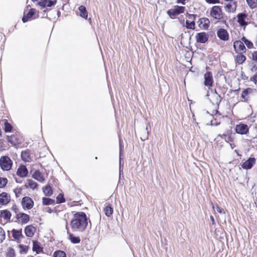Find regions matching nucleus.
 <instances>
[{"mask_svg":"<svg viewBox=\"0 0 257 257\" xmlns=\"http://www.w3.org/2000/svg\"><path fill=\"white\" fill-rule=\"evenodd\" d=\"M13 161L8 156H3L0 158V167L4 171H9L12 169Z\"/></svg>","mask_w":257,"mask_h":257,"instance_id":"423d86ee","label":"nucleus"},{"mask_svg":"<svg viewBox=\"0 0 257 257\" xmlns=\"http://www.w3.org/2000/svg\"><path fill=\"white\" fill-rule=\"evenodd\" d=\"M204 84L210 88L213 84V78L212 74L210 71H207L204 75Z\"/></svg>","mask_w":257,"mask_h":257,"instance_id":"f8f14e48","label":"nucleus"},{"mask_svg":"<svg viewBox=\"0 0 257 257\" xmlns=\"http://www.w3.org/2000/svg\"><path fill=\"white\" fill-rule=\"evenodd\" d=\"M205 2L208 4H216L220 3V0H205Z\"/></svg>","mask_w":257,"mask_h":257,"instance_id":"09e8293b","label":"nucleus"},{"mask_svg":"<svg viewBox=\"0 0 257 257\" xmlns=\"http://www.w3.org/2000/svg\"><path fill=\"white\" fill-rule=\"evenodd\" d=\"M15 250L12 248H9L7 253V257H15Z\"/></svg>","mask_w":257,"mask_h":257,"instance_id":"c03bdc74","label":"nucleus"},{"mask_svg":"<svg viewBox=\"0 0 257 257\" xmlns=\"http://www.w3.org/2000/svg\"><path fill=\"white\" fill-rule=\"evenodd\" d=\"M237 7V2H228L224 6L225 11L228 14L234 13Z\"/></svg>","mask_w":257,"mask_h":257,"instance_id":"4468645a","label":"nucleus"},{"mask_svg":"<svg viewBox=\"0 0 257 257\" xmlns=\"http://www.w3.org/2000/svg\"><path fill=\"white\" fill-rule=\"evenodd\" d=\"M217 37L221 40L224 41H227L229 39V34L226 30L220 28L217 32Z\"/></svg>","mask_w":257,"mask_h":257,"instance_id":"a211bd4d","label":"nucleus"},{"mask_svg":"<svg viewBox=\"0 0 257 257\" xmlns=\"http://www.w3.org/2000/svg\"><path fill=\"white\" fill-rule=\"evenodd\" d=\"M254 89L250 87L244 89L241 94V98L242 101L248 102L250 99V96L253 94Z\"/></svg>","mask_w":257,"mask_h":257,"instance_id":"ddd939ff","label":"nucleus"},{"mask_svg":"<svg viewBox=\"0 0 257 257\" xmlns=\"http://www.w3.org/2000/svg\"><path fill=\"white\" fill-rule=\"evenodd\" d=\"M42 190L44 194L47 196H50L53 194V191L52 188L49 185L43 187Z\"/></svg>","mask_w":257,"mask_h":257,"instance_id":"c756f323","label":"nucleus"},{"mask_svg":"<svg viewBox=\"0 0 257 257\" xmlns=\"http://www.w3.org/2000/svg\"><path fill=\"white\" fill-rule=\"evenodd\" d=\"M225 142L227 143H233L234 142V138L231 134H230L227 137Z\"/></svg>","mask_w":257,"mask_h":257,"instance_id":"49530a36","label":"nucleus"},{"mask_svg":"<svg viewBox=\"0 0 257 257\" xmlns=\"http://www.w3.org/2000/svg\"><path fill=\"white\" fill-rule=\"evenodd\" d=\"M33 250L37 253H41L43 251V247L40 245V242L38 241H33Z\"/></svg>","mask_w":257,"mask_h":257,"instance_id":"bb28decb","label":"nucleus"},{"mask_svg":"<svg viewBox=\"0 0 257 257\" xmlns=\"http://www.w3.org/2000/svg\"><path fill=\"white\" fill-rule=\"evenodd\" d=\"M24 186L27 189L30 188L34 190L38 189L39 184L34 180L29 179L27 180Z\"/></svg>","mask_w":257,"mask_h":257,"instance_id":"5701e85b","label":"nucleus"},{"mask_svg":"<svg viewBox=\"0 0 257 257\" xmlns=\"http://www.w3.org/2000/svg\"><path fill=\"white\" fill-rule=\"evenodd\" d=\"M8 183L7 178L0 177V188H4Z\"/></svg>","mask_w":257,"mask_h":257,"instance_id":"ea45409f","label":"nucleus"},{"mask_svg":"<svg viewBox=\"0 0 257 257\" xmlns=\"http://www.w3.org/2000/svg\"><path fill=\"white\" fill-rule=\"evenodd\" d=\"M218 136L221 138L222 139H224L225 140L228 136L226 134H223L222 135L219 134L218 135Z\"/></svg>","mask_w":257,"mask_h":257,"instance_id":"5fc2aeb1","label":"nucleus"},{"mask_svg":"<svg viewBox=\"0 0 257 257\" xmlns=\"http://www.w3.org/2000/svg\"><path fill=\"white\" fill-rule=\"evenodd\" d=\"M12 233L13 237L15 239H19L22 236H23L22 229L20 230L13 229L12 231Z\"/></svg>","mask_w":257,"mask_h":257,"instance_id":"7c9ffc66","label":"nucleus"},{"mask_svg":"<svg viewBox=\"0 0 257 257\" xmlns=\"http://www.w3.org/2000/svg\"><path fill=\"white\" fill-rule=\"evenodd\" d=\"M246 2L251 9H254L257 7V0H246Z\"/></svg>","mask_w":257,"mask_h":257,"instance_id":"e433bc0d","label":"nucleus"},{"mask_svg":"<svg viewBox=\"0 0 257 257\" xmlns=\"http://www.w3.org/2000/svg\"><path fill=\"white\" fill-rule=\"evenodd\" d=\"M208 69H209V67L207 66V67H206V69L207 70Z\"/></svg>","mask_w":257,"mask_h":257,"instance_id":"69168bd1","label":"nucleus"},{"mask_svg":"<svg viewBox=\"0 0 257 257\" xmlns=\"http://www.w3.org/2000/svg\"><path fill=\"white\" fill-rule=\"evenodd\" d=\"M78 10L80 12V16L82 18L86 19L88 17V13L86 11L85 7H84V6H80L78 8Z\"/></svg>","mask_w":257,"mask_h":257,"instance_id":"2f4dec72","label":"nucleus"},{"mask_svg":"<svg viewBox=\"0 0 257 257\" xmlns=\"http://www.w3.org/2000/svg\"><path fill=\"white\" fill-rule=\"evenodd\" d=\"M254 43L255 46L257 47V34L256 35L255 37L254 38Z\"/></svg>","mask_w":257,"mask_h":257,"instance_id":"680f3d73","label":"nucleus"},{"mask_svg":"<svg viewBox=\"0 0 257 257\" xmlns=\"http://www.w3.org/2000/svg\"><path fill=\"white\" fill-rule=\"evenodd\" d=\"M55 203V200L46 197H43L42 198V203L44 205H49L54 204Z\"/></svg>","mask_w":257,"mask_h":257,"instance_id":"c9c22d12","label":"nucleus"},{"mask_svg":"<svg viewBox=\"0 0 257 257\" xmlns=\"http://www.w3.org/2000/svg\"><path fill=\"white\" fill-rule=\"evenodd\" d=\"M11 200L10 195L6 192H3L0 194V205H6L9 204Z\"/></svg>","mask_w":257,"mask_h":257,"instance_id":"dca6fc26","label":"nucleus"},{"mask_svg":"<svg viewBox=\"0 0 257 257\" xmlns=\"http://www.w3.org/2000/svg\"><path fill=\"white\" fill-rule=\"evenodd\" d=\"M88 225V218L83 212L73 214L70 225L73 231H83Z\"/></svg>","mask_w":257,"mask_h":257,"instance_id":"f257e3e1","label":"nucleus"},{"mask_svg":"<svg viewBox=\"0 0 257 257\" xmlns=\"http://www.w3.org/2000/svg\"><path fill=\"white\" fill-rule=\"evenodd\" d=\"M241 78L244 80H247L248 79V77L246 76L245 74H243V73L241 74Z\"/></svg>","mask_w":257,"mask_h":257,"instance_id":"6e6d98bb","label":"nucleus"},{"mask_svg":"<svg viewBox=\"0 0 257 257\" xmlns=\"http://www.w3.org/2000/svg\"><path fill=\"white\" fill-rule=\"evenodd\" d=\"M210 219L212 221V224H214L215 223V222L214 217L212 216H210Z\"/></svg>","mask_w":257,"mask_h":257,"instance_id":"052dcab7","label":"nucleus"},{"mask_svg":"<svg viewBox=\"0 0 257 257\" xmlns=\"http://www.w3.org/2000/svg\"><path fill=\"white\" fill-rule=\"evenodd\" d=\"M212 207H213V208L214 209V205H213Z\"/></svg>","mask_w":257,"mask_h":257,"instance_id":"338daca9","label":"nucleus"},{"mask_svg":"<svg viewBox=\"0 0 257 257\" xmlns=\"http://www.w3.org/2000/svg\"><path fill=\"white\" fill-rule=\"evenodd\" d=\"M235 57V62L238 64H242L246 60L245 56L243 55V53H237Z\"/></svg>","mask_w":257,"mask_h":257,"instance_id":"c85d7f7f","label":"nucleus"},{"mask_svg":"<svg viewBox=\"0 0 257 257\" xmlns=\"http://www.w3.org/2000/svg\"><path fill=\"white\" fill-rule=\"evenodd\" d=\"M8 141L14 146L20 147L24 143V139L20 133L17 132L8 137Z\"/></svg>","mask_w":257,"mask_h":257,"instance_id":"39448f33","label":"nucleus"},{"mask_svg":"<svg viewBox=\"0 0 257 257\" xmlns=\"http://www.w3.org/2000/svg\"><path fill=\"white\" fill-rule=\"evenodd\" d=\"M216 209L218 212L221 213L223 212V209L220 207L217 204H216Z\"/></svg>","mask_w":257,"mask_h":257,"instance_id":"603ef678","label":"nucleus"},{"mask_svg":"<svg viewBox=\"0 0 257 257\" xmlns=\"http://www.w3.org/2000/svg\"><path fill=\"white\" fill-rule=\"evenodd\" d=\"M11 215V212L8 210H4L1 211V217L5 219L7 221L10 220Z\"/></svg>","mask_w":257,"mask_h":257,"instance_id":"cd10ccee","label":"nucleus"},{"mask_svg":"<svg viewBox=\"0 0 257 257\" xmlns=\"http://www.w3.org/2000/svg\"><path fill=\"white\" fill-rule=\"evenodd\" d=\"M29 172L26 166L23 165H20L16 172V175L20 178H25L27 177Z\"/></svg>","mask_w":257,"mask_h":257,"instance_id":"2eb2a0df","label":"nucleus"},{"mask_svg":"<svg viewBox=\"0 0 257 257\" xmlns=\"http://www.w3.org/2000/svg\"><path fill=\"white\" fill-rule=\"evenodd\" d=\"M18 221L22 224H26L30 221V216L25 213H19L16 215Z\"/></svg>","mask_w":257,"mask_h":257,"instance_id":"aec40b11","label":"nucleus"},{"mask_svg":"<svg viewBox=\"0 0 257 257\" xmlns=\"http://www.w3.org/2000/svg\"><path fill=\"white\" fill-rule=\"evenodd\" d=\"M19 247L20 248V253H26L28 252L29 249V246L27 245L20 244L19 245Z\"/></svg>","mask_w":257,"mask_h":257,"instance_id":"79ce46f5","label":"nucleus"},{"mask_svg":"<svg viewBox=\"0 0 257 257\" xmlns=\"http://www.w3.org/2000/svg\"><path fill=\"white\" fill-rule=\"evenodd\" d=\"M2 136V131H1V129L0 128V137Z\"/></svg>","mask_w":257,"mask_h":257,"instance_id":"0e129e2a","label":"nucleus"},{"mask_svg":"<svg viewBox=\"0 0 257 257\" xmlns=\"http://www.w3.org/2000/svg\"><path fill=\"white\" fill-rule=\"evenodd\" d=\"M196 41L199 43H205L208 39V36L205 32H200L195 36Z\"/></svg>","mask_w":257,"mask_h":257,"instance_id":"6ab92c4d","label":"nucleus"},{"mask_svg":"<svg viewBox=\"0 0 257 257\" xmlns=\"http://www.w3.org/2000/svg\"><path fill=\"white\" fill-rule=\"evenodd\" d=\"M186 16L187 19L185 21V28L187 29L194 30L195 29L197 15L191 14L187 12L186 14Z\"/></svg>","mask_w":257,"mask_h":257,"instance_id":"6e6552de","label":"nucleus"},{"mask_svg":"<svg viewBox=\"0 0 257 257\" xmlns=\"http://www.w3.org/2000/svg\"><path fill=\"white\" fill-rule=\"evenodd\" d=\"M234 131L236 134L246 135L249 133V127L246 124L240 122L235 125Z\"/></svg>","mask_w":257,"mask_h":257,"instance_id":"1a4fd4ad","label":"nucleus"},{"mask_svg":"<svg viewBox=\"0 0 257 257\" xmlns=\"http://www.w3.org/2000/svg\"><path fill=\"white\" fill-rule=\"evenodd\" d=\"M57 3V0H41L38 4L42 8L50 7Z\"/></svg>","mask_w":257,"mask_h":257,"instance_id":"b1692460","label":"nucleus"},{"mask_svg":"<svg viewBox=\"0 0 257 257\" xmlns=\"http://www.w3.org/2000/svg\"><path fill=\"white\" fill-rule=\"evenodd\" d=\"M236 22L239 27L243 28L244 30L247 26L251 24L252 17L251 15H249L245 11L237 14L236 15Z\"/></svg>","mask_w":257,"mask_h":257,"instance_id":"f03ea898","label":"nucleus"},{"mask_svg":"<svg viewBox=\"0 0 257 257\" xmlns=\"http://www.w3.org/2000/svg\"><path fill=\"white\" fill-rule=\"evenodd\" d=\"M187 1V0H176V3L177 4H181L182 5H185Z\"/></svg>","mask_w":257,"mask_h":257,"instance_id":"864d4df0","label":"nucleus"},{"mask_svg":"<svg viewBox=\"0 0 257 257\" xmlns=\"http://www.w3.org/2000/svg\"><path fill=\"white\" fill-rule=\"evenodd\" d=\"M210 16L213 20L220 21L224 18V13L221 6H214L210 10Z\"/></svg>","mask_w":257,"mask_h":257,"instance_id":"20e7f679","label":"nucleus"},{"mask_svg":"<svg viewBox=\"0 0 257 257\" xmlns=\"http://www.w3.org/2000/svg\"><path fill=\"white\" fill-rule=\"evenodd\" d=\"M13 126L7 120H6L4 123V131L6 133L11 132L12 131Z\"/></svg>","mask_w":257,"mask_h":257,"instance_id":"4c0bfd02","label":"nucleus"},{"mask_svg":"<svg viewBox=\"0 0 257 257\" xmlns=\"http://www.w3.org/2000/svg\"><path fill=\"white\" fill-rule=\"evenodd\" d=\"M256 163V159L253 157L249 158L241 165V167L245 170L250 169Z\"/></svg>","mask_w":257,"mask_h":257,"instance_id":"f3484780","label":"nucleus"},{"mask_svg":"<svg viewBox=\"0 0 257 257\" xmlns=\"http://www.w3.org/2000/svg\"><path fill=\"white\" fill-rule=\"evenodd\" d=\"M257 70V67L255 65H253L252 67L251 68V71L253 72Z\"/></svg>","mask_w":257,"mask_h":257,"instance_id":"13d9d810","label":"nucleus"},{"mask_svg":"<svg viewBox=\"0 0 257 257\" xmlns=\"http://www.w3.org/2000/svg\"><path fill=\"white\" fill-rule=\"evenodd\" d=\"M179 21L180 24H181L183 27H185V22L184 18H179Z\"/></svg>","mask_w":257,"mask_h":257,"instance_id":"3c124183","label":"nucleus"},{"mask_svg":"<svg viewBox=\"0 0 257 257\" xmlns=\"http://www.w3.org/2000/svg\"><path fill=\"white\" fill-rule=\"evenodd\" d=\"M251 60L257 63V51H254L251 54Z\"/></svg>","mask_w":257,"mask_h":257,"instance_id":"de8ad7c7","label":"nucleus"},{"mask_svg":"<svg viewBox=\"0 0 257 257\" xmlns=\"http://www.w3.org/2000/svg\"><path fill=\"white\" fill-rule=\"evenodd\" d=\"M12 210H14L16 213L17 212L18 209L17 208L16 205H14L12 208Z\"/></svg>","mask_w":257,"mask_h":257,"instance_id":"4d7b16f0","label":"nucleus"},{"mask_svg":"<svg viewBox=\"0 0 257 257\" xmlns=\"http://www.w3.org/2000/svg\"><path fill=\"white\" fill-rule=\"evenodd\" d=\"M21 205L24 210H30L33 207L34 202L31 197L25 196L22 199Z\"/></svg>","mask_w":257,"mask_h":257,"instance_id":"9d476101","label":"nucleus"},{"mask_svg":"<svg viewBox=\"0 0 257 257\" xmlns=\"http://www.w3.org/2000/svg\"><path fill=\"white\" fill-rule=\"evenodd\" d=\"M185 11V7L175 5L171 9L168 10L166 13L171 19H175L179 15L183 14Z\"/></svg>","mask_w":257,"mask_h":257,"instance_id":"7ed1b4c3","label":"nucleus"},{"mask_svg":"<svg viewBox=\"0 0 257 257\" xmlns=\"http://www.w3.org/2000/svg\"><path fill=\"white\" fill-rule=\"evenodd\" d=\"M199 27L203 30H207L210 26V22L207 18H201L198 21Z\"/></svg>","mask_w":257,"mask_h":257,"instance_id":"412c9836","label":"nucleus"},{"mask_svg":"<svg viewBox=\"0 0 257 257\" xmlns=\"http://www.w3.org/2000/svg\"><path fill=\"white\" fill-rule=\"evenodd\" d=\"M6 238V234L4 230L0 227V243H2Z\"/></svg>","mask_w":257,"mask_h":257,"instance_id":"a18cd8bd","label":"nucleus"},{"mask_svg":"<svg viewBox=\"0 0 257 257\" xmlns=\"http://www.w3.org/2000/svg\"><path fill=\"white\" fill-rule=\"evenodd\" d=\"M38 17V12L36 9L31 8L28 12L27 11H24L22 20L23 22L25 23L33 19H36Z\"/></svg>","mask_w":257,"mask_h":257,"instance_id":"0eeeda50","label":"nucleus"},{"mask_svg":"<svg viewBox=\"0 0 257 257\" xmlns=\"http://www.w3.org/2000/svg\"><path fill=\"white\" fill-rule=\"evenodd\" d=\"M53 256L54 257H66V254L64 251L58 250L54 252Z\"/></svg>","mask_w":257,"mask_h":257,"instance_id":"58836bf2","label":"nucleus"},{"mask_svg":"<svg viewBox=\"0 0 257 257\" xmlns=\"http://www.w3.org/2000/svg\"><path fill=\"white\" fill-rule=\"evenodd\" d=\"M241 40L244 42L248 49H250L254 48V46L252 42L247 39L245 37L243 36L241 38Z\"/></svg>","mask_w":257,"mask_h":257,"instance_id":"f704fd0d","label":"nucleus"},{"mask_svg":"<svg viewBox=\"0 0 257 257\" xmlns=\"http://www.w3.org/2000/svg\"><path fill=\"white\" fill-rule=\"evenodd\" d=\"M56 203L57 204H60L62 203H64L65 202V199L64 196V194L62 193H60L56 197Z\"/></svg>","mask_w":257,"mask_h":257,"instance_id":"a19ab883","label":"nucleus"},{"mask_svg":"<svg viewBox=\"0 0 257 257\" xmlns=\"http://www.w3.org/2000/svg\"><path fill=\"white\" fill-rule=\"evenodd\" d=\"M68 238L73 243H78L80 242L79 236H75L71 233H68Z\"/></svg>","mask_w":257,"mask_h":257,"instance_id":"473e14b6","label":"nucleus"},{"mask_svg":"<svg viewBox=\"0 0 257 257\" xmlns=\"http://www.w3.org/2000/svg\"><path fill=\"white\" fill-rule=\"evenodd\" d=\"M250 81L253 82L254 84L257 83V73L250 78Z\"/></svg>","mask_w":257,"mask_h":257,"instance_id":"8fccbe9b","label":"nucleus"},{"mask_svg":"<svg viewBox=\"0 0 257 257\" xmlns=\"http://www.w3.org/2000/svg\"><path fill=\"white\" fill-rule=\"evenodd\" d=\"M233 47L236 53H245L246 49L244 42L240 40H236L233 42Z\"/></svg>","mask_w":257,"mask_h":257,"instance_id":"9b49d317","label":"nucleus"},{"mask_svg":"<svg viewBox=\"0 0 257 257\" xmlns=\"http://www.w3.org/2000/svg\"><path fill=\"white\" fill-rule=\"evenodd\" d=\"M14 192L17 198L20 197L22 194V188L21 187H17L14 189Z\"/></svg>","mask_w":257,"mask_h":257,"instance_id":"37998d69","label":"nucleus"},{"mask_svg":"<svg viewBox=\"0 0 257 257\" xmlns=\"http://www.w3.org/2000/svg\"><path fill=\"white\" fill-rule=\"evenodd\" d=\"M36 227L32 225H29L26 226L25 228V233L28 237H32L36 232Z\"/></svg>","mask_w":257,"mask_h":257,"instance_id":"4be33fe9","label":"nucleus"},{"mask_svg":"<svg viewBox=\"0 0 257 257\" xmlns=\"http://www.w3.org/2000/svg\"><path fill=\"white\" fill-rule=\"evenodd\" d=\"M225 2H233L235 0H224Z\"/></svg>","mask_w":257,"mask_h":257,"instance_id":"e2e57ef3","label":"nucleus"},{"mask_svg":"<svg viewBox=\"0 0 257 257\" xmlns=\"http://www.w3.org/2000/svg\"><path fill=\"white\" fill-rule=\"evenodd\" d=\"M32 177L40 182H43L45 180L43 174L39 170H36L34 172Z\"/></svg>","mask_w":257,"mask_h":257,"instance_id":"a878e982","label":"nucleus"},{"mask_svg":"<svg viewBox=\"0 0 257 257\" xmlns=\"http://www.w3.org/2000/svg\"><path fill=\"white\" fill-rule=\"evenodd\" d=\"M229 144L231 148V149H234L236 147V145H235V144H234V142L233 143H229Z\"/></svg>","mask_w":257,"mask_h":257,"instance_id":"bf43d9fd","label":"nucleus"},{"mask_svg":"<svg viewBox=\"0 0 257 257\" xmlns=\"http://www.w3.org/2000/svg\"><path fill=\"white\" fill-rule=\"evenodd\" d=\"M105 215L107 217H110L113 212V209L110 205L106 206L103 210Z\"/></svg>","mask_w":257,"mask_h":257,"instance_id":"72a5a7b5","label":"nucleus"},{"mask_svg":"<svg viewBox=\"0 0 257 257\" xmlns=\"http://www.w3.org/2000/svg\"><path fill=\"white\" fill-rule=\"evenodd\" d=\"M30 151L27 150L21 152L22 159L26 162H30L32 161V158L30 156Z\"/></svg>","mask_w":257,"mask_h":257,"instance_id":"393cba45","label":"nucleus"}]
</instances>
